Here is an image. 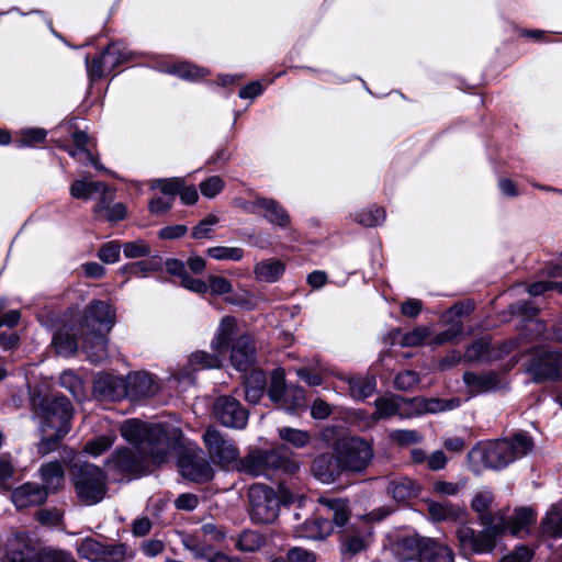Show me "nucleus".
Listing matches in <instances>:
<instances>
[{"label":"nucleus","mask_w":562,"mask_h":562,"mask_svg":"<svg viewBox=\"0 0 562 562\" xmlns=\"http://www.w3.org/2000/svg\"><path fill=\"white\" fill-rule=\"evenodd\" d=\"M120 430L125 440L137 446L135 449H116L106 462L109 471L123 476L144 473L149 460L157 465L167 462L171 449L182 440V431L177 426L138 419L125 420Z\"/></svg>","instance_id":"f257e3e1"},{"label":"nucleus","mask_w":562,"mask_h":562,"mask_svg":"<svg viewBox=\"0 0 562 562\" xmlns=\"http://www.w3.org/2000/svg\"><path fill=\"white\" fill-rule=\"evenodd\" d=\"M536 521V515L531 508L520 507L507 520L503 514L485 515L482 517L484 529L476 532L468 525H461L457 529V538L461 550L468 553H487L495 548L496 538L506 531L513 536L528 533Z\"/></svg>","instance_id":"f03ea898"},{"label":"nucleus","mask_w":562,"mask_h":562,"mask_svg":"<svg viewBox=\"0 0 562 562\" xmlns=\"http://www.w3.org/2000/svg\"><path fill=\"white\" fill-rule=\"evenodd\" d=\"M33 406L42 435L37 453L44 457L55 450L57 442L68 434L72 407L65 396L34 398Z\"/></svg>","instance_id":"7ed1b4c3"},{"label":"nucleus","mask_w":562,"mask_h":562,"mask_svg":"<svg viewBox=\"0 0 562 562\" xmlns=\"http://www.w3.org/2000/svg\"><path fill=\"white\" fill-rule=\"evenodd\" d=\"M115 323V311L104 301L89 304L81 326L82 348L92 362H100L108 356L106 334Z\"/></svg>","instance_id":"20e7f679"},{"label":"nucleus","mask_w":562,"mask_h":562,"mask_svg":"<svg viewBox=\"0 0 562 562\" xmlns=\"http://www.w3.org/2000/svg\"><path fill=\"white\" fill-rule=\"evenodd\" d=\"M461 402L458 397L443 400L437 397H414L404 398L401 396H382L374 401L375 419L390 418L398 416L401 418H412L424 414H438L452 411L460 406Z\"/></svg>","instance_id":"39448f33"},{"label":"nucleus","mask_w":562,"mask_h":562,"mask_svg":"<svg viewBox=\"0 0 562 562\" xmlns=\"http://www.w3.org/2000/svg\"><path fill=\"white\" fill-rule=\"evenodd\" d=\"M532 446V440L527 435L516 434L513 438L495 440L473 448L469 452V460L473 463L482 462L491 469H502L528 454Z\"/></svg>","instance_id":"423d86ee"},{"label":"nucleus","mask_w":562,"mask_h":562,"mask_svg":"<svg viewBox=\"0 0 562 562\" xmlns=\"http://www.w3.org/2000/svg\"><path fill=\"white\" fill-rule=\"evenodd\" d=\"M71 480L78 498L86 505L101 502L106 493V477L97 465L79 461L70 467Z\"/></svg>","instance_id":"0eeeda50"},{"label":"nucleus","mask_w":562,"mask_h":562,"mask_svg":"<svg viewBox=\"0 0 562 562\" xmlns=\"http://www.w3.org/2000/svg\"><path fill=\"white\" fill-rule=\"evenodd\" d=\"M299 464L279 450H254L239 460L238 470L252 476H271L277 471L295 473Z\"/></svg>","instance_id":"6e6552de"},{"label":"nucleus","mask_w":562,"mask_h":562,"mask_svg":"<svg viewBox=\"0 0 562 562\" xmlns=\"http://www.w3.org/2000/svg\"><path fill=\"white\" fill-rule=\"evenodd\" d=\"M334 450L338 453L346 472H363L373 458L371 446L359 437L336 441Z\"/></svg>","instance_id":"1a4fd4ad"},{"label":"nucleus","mask_w":562,"mask_h":562,"mask_svg":"<svg viewBox=\"0 0 562 562\" xmlns=\"http://www.w3.org/2000/svg\"><path fill=\"white\" fill-rule=\"evenodd\" d=\"M250 515L259 524H270L279 515V498L274 491L262 484H255L248 491Z\"/></svg>","instance_id":"9d476101"},{"label":"nucleus","mask_w":562,"mask_h":562,"mask_svg":"<svg viewBox=\"0 0 562 562\" xmlns=\"http://www.w3.org/2000/svg\"><path fill=\"white\" fill-rule=\"evenodd\" d=\"M236 322L233 317H224L220 324L216 337L212 341V348L217 355H209L196 351L190 356L189 363L193 370L212 369L221 366L220 356L224 353Z\"/></svg>","instance_id":"9b49d317"},{"label":"nucleus","mask_w":562,"mask_h":562,"mask_svg":"<svg viewBox=\"0 0 562 562\" xmlns=\"http://www.w3.org/2000/svg\"><path fill=\"white\" fill-rule=\"evenodd\" d=\"M562 368V351L535 350L528 359L527 370L536 382L554 379Z\"/></svg>","instance_id":"f8f14e48"},{"label":"nucleus","mask_w":562,"mask_h":562,"mask_svg":"<svg viewBox=\"0 0 562 562\" xmlns=\"http://www.w3.org/2000/svg\"><path fill=\"white\" fill-rule=\"evenodd\" d=\"M214 417L225 427L241 429L247 425L248 414L232 396H221L213 407Z\"/></svg>","instance_id":"ddd939ff"},{"label":"nucleus","mask_w":562,"mask_h":562,"mask_svg":"<svg viewBox=\"0 0 562 562\" xmlns=\"http://www.w3.org/2000/svg\"><path fill=\"white\" fill-rule=\"evenodd\" d=\"M181 474L193 482H206L213 477V469L202 451L189 449L178 461Z\"/></svg>","instance_id":"4468645a"},{"label":"nucleus","mask_w":562,"mask_h":562,"mask_svg":"<svg viewBox=\"0 0 562 562\" xmlns=\"http://www.w3.org/2000/svg\"><path fill=\"white\" fill-rule=\"evenodd\" d=\"M203 440L214 461L228 464L236 460L238 456L236 446L231 440L223 438L216 429H207L203 435Z\"/></svg>","instance_id":"2eb2a0df"},{"label":"nucleus","mask_w":562,"mask_h":562,"mask_svg":"<svg viewBox=\"0 0 562 562\" xmlns=\"http://www.w3.org/2000/svg\"><path fill=\"white\" fill-rule=\"evenodd\" d=\"M126 396L133 401L147 398L156 395L159 390V383L156 378L144 371L133 372L125 379Z\"/></svg>","instance_id":"dca6fc26"},{"label":"nucleus","mask_w":562,"mask_h":562,"mask_svg":"<svg viewBox=\"0 0 562 562\" xmlns=\"http://www.w3.org/2000/svg\"><path fill=\"white\" fill-rule=\"evenodd\" d=\"M130 58V53L121 49L117 44H111L105 52L92 61L86 58L88 76L92 79H99L104 74L105 66L114 68Z\"/></svg>","instance_id":"f3484780"},{"label":"nucleus","mask_w":562,"mask_h":562,"mask_svg":"<svg viewBox=\"0 0 562 562\" xmlns=\"http://www.w3.org/2000/svg\"><path fill=\"white\" fill-rule=\"evenodd\" d=\"M312 471L321 482L326 484L335 482L342 472H346L337 452L335 454L323 453L315 458Z\"/></svg>","instance_id":"a211bd4d"},{"label":"nucleus","mask_w":562,"mask_h":562,"mask_svg":"<svg viewBox=\"0 0 562 562\" xmlns=\"http://www.w3.org/2000/svg\"><path fill=\"white\" fill-rule=\"evenodd\" d=\"M93 391L104 400H121L126 396L125 379L112 374H99L94 380Z\"/></svg>","instance_id":"6ab92c4d"},{"label":"nucleus","mask_w":562,"mask_h":562,"mask_svg":"<svg viewBox=\"0 0 562 562\" xmlns=\"http://www.w3.org/2000/svg\"><path fill=\"white\" fill-rule=\"evenodd\" d=\"M46 497V490L43 486L31 482L16 487L11 494L13 504L20 509L41 505L45 502Z\"/></svg>","instance_id":"aec40b11"},{"label":"nucleus","mask_w":562,"mask_h":562,"mask_svg":"<svg viewBox=\"0 0 562 562\" xmlns=\"http://www.w3.org/2000/svg\"><path fill=\"white\" fill-rule=\"evenodd\" d=\"M231 361L238 371H246L255 361V346L250 336L239 337L233 345Z\"/></svg>","instance_id":"412c9836"},{"label":"nucleus","mask_w":562,"mask_h":562,"mask_svg":"<svg viewBox=\"0 0 562 562\" xmlns=\"http://www.w3.org/2000/svg\"><path fill=\"white\" fill-rule=\"evenodd\" d=\"M426 538L418 536H408L397 539L392 551L397 562H408L420 558L423 546Z\"/></svg>","instance_id":"4be33fe9"},{"label":"nucleus","mask_w":562,"mask_h":562,"mask_svg":"<svg viewBox=\"0 0 562 562\" xmlns=\"http://www.w3.org/2000/svg\"><path fill=\"white\" fill-rule=\"evenodd\" d=\"M322 514H331L333 522L338 527H344L350 518V508L348 501L345 498H336L329 496H321L318 498Z\"/></svg>","instance_id":"5701e85b"},{"label":"nucleus","mask_w":562,"mask_h":562,"mask_svg":"<svg viewBox=\"0 0 562 562\" xmlns=\"http://www.w3.org/2000/svg\"><path fill=\"white\" fill-rule=\"evenodd\" d=\"M25 542L27 549L32 551L27 562H77L71 552L65 549L48 546L37 550L27 536H25Z\"/></svg>","instance_id":"b1692460"},{"label":"nucleus","mask_w":562,"mask_h":562,"mask_svg":"<svg viewBox=\"0 0 562 562\" xmlns=\"http://www.w3.org/2000/svg\"><path fill=\"white\" fill-rule=\"evenodd\" d=\"M255 207L262 209L265 211L263 217L271 224L280 227H286L290 224V216L288 212L274 200L257 199L251 204V207H246V211L252 213L255 212Z\"/></svg>","instance_id":"393cba45"},{"label":"nucleus","mask_w":562,"mask_h":562,"mask_svg":"<svg viewBox=\"0 0 562 562\" xmlns=\"http://www.w3.org/2000/svg\"><path fill=\"white\" fill-rule=\"evenodd\" d=\"M284 271V262L276 258L261 260L254 267L255 278L259 282L274 283L282 278Z\"/></svg>","instance_id":"a878e982"},{"label":"nucleus","mask_w":562,"mask_h":562,"mask_svg":"<svg viewBox=\"0 0 562 562\" xmlns=\"http://www.w3.org/2000/svg\"><path fill=\"white\" fill-rule=\"evenodd\" d=\"M333 531V522L326 518L314 517L305 520L296 530L297 537L305 539H323Z\"/></svg>","instance_id":"bb28decb"},{"label":"nucleus","mask_w":562,"mask_h":562,"mask_svg":"<svg viewBox=\"0 0 562 562\" xmlns=\"http://www.w3.org/2000/svg\"><path fill=\"white\" fill-rule=\"evenodd\" d=\"M463 381L469 387L471 394H477L496 389L499 385V378L494 372L476 374L473 372H465Z\"/></svg>","instance_id":"cd10ccee"},{"label":"nucleus","mask_w":562,"mask_h":562,"mask_svg":"<svg viewBox=\"0 0 562 562\" xmlns=\"http://www.w3.org/2000/svg\"><path fill=\"white\" fill-rule=\"evenodd\" d=\"M72 140L76 148L68 149V153L71 157L76 158L82 164H91L94 168L102 169V166L99 165L97 158L88 147L90 144V138L85 132L78 131L74 133Z\"/></svg>","instance_id":"c85d7f7f"},{"label":"nucleus","mask_w":562,"mask_h":562,"mask_svg":"<svg viewBox=\"0 0 562 562\" xmlns=\"http://www.w3.org/2000/svg\"><path fill=\"white\" fill-rule=\"evenodd\" d=\"M419 562H453V553L449 547L426 538Z\"/></svg>","instance_id":"c756f323"},{"label":"nucleus","mask_w":562,"mask_h":562,"mask_svg":"<svg viewBox=\"0 0 562 562\" xmlns=\"http://www.w3.org/2000/svg\"><path fill=\"white\" fill-rule=\"evenodd\" d=\"M418 492L419 486L409 477L394 479L387 487L389 495L400 503L417 496Z\"/></svg>","instance_id":"7c9ffc66"},{"label":"nucleus","mask_w":562,"mask_h":562,"mask_svg":"<svg viewBox=\"0 0 562 562\" xmlns=\"http://www.w3.org/2000/svg\"><path fill=\"white\" fill-rule=\"evenodd\" d=\"M346 382L349 393L355 400H364L372 395L376 389V381L373 375L348 376Z\"/></svg>","instance_id":"2f4dec72"},{"label":"nucleus","mask_w":562,"mask_h":562,"mask_svg":"<svg viewBox=\"0 0 562 562\" xmlns=\"http://www.w3.org/2000/svg\"><path fill=\"white\" fill-rule=\"evenodd\" d=\"M41 477L44 482V488L48 493L49 491L55 492L65 481V473L61 464L58 461L48 462L43 464L40 469Z\"/></svg>","instance_id":"473e14b6"},{"label":"nucleus","mask_w":562,"mask_h":562,"mask_svg":"<svg viewBox=\"0 0 562 562\" xmlns=\"http://www.w3.org/2000/svg\"><path fill=\"white\" fill-rule=\"evenodd\" d=\"M542 535L551 538L562 537V505H553L541 521Z\"/></svg>","instance_id":"72a5a7b5"},{"label":"nucleus","mask_w":562,"mask_h":562,"mask_svg":"<svg viewBox=\"0 0 562 562\" xmlns=\"http://www.w3.org/2000/svg\"><path fill=\"white\" fill-rule=\"evenodd\" d=\"M267 380L261 371H254L245 382L246 401L256 404L262 397L266 390Z\"/></svg>","instance_id":"f704fd0d"},{"label":"nucleus","mask_w":562,"mask_h":562,"mask_svg":"<svg viewBox=\"0 0 562 562\" xmlns=\"http://www.w3.org/2000/svg\"><path fill=\"white\" fill-rule=\"evenodd\" d=\"M181 543L195 558L205 557L211 549V543H209V540L203 538L199 529L193 533H183L181 537Z\"/></svg>","instance_id":"c9c22d12"},{"label":"nucleus","mask_w":562,"mask_h":562,"mask_svg":"<svg viewBox=\"0 0 562 562\" xmlns=\"http://www.w3.org/2000/svg\"><path fill=\"white\" fill-rule=\"evenodd\" d=\"M104 546L105 544L101 543L97 539L87 537L77 543V552L82 559L91 562H101Z\"/></svg>","instance_id":"e433bc0d"},{"label":"nucleus","mask_w":562,"mask_h":562,"mask_svg":"<svg viewBox=\"0 0 562 562\" xmlns=\"http://www.w3.org/2000/svg\"><path fill=\"white\" fill-rule=\"evenodd\" d=\"M104 188V182L76 180L70 187V194L75 199L88 200Z\"/></svg>","instance_id":"4c0bfd02"},{"label":"nucleus","mask_w":562,"mask_h":562,"mask_svg":"<svg viewBox=\"0 0 562 562\" xmlns=\"http://www.w3.org/2000/svg\"><path fill=\"white\" fill-rule=\"evenodd\" d=\"M370 536V527L366 524L364 528L357 533H349L344 540V551L350 554H357L364 550L367 547L368 538Z\"/></svg>","instance_id":"58836bf2"},{"label":"nucleus","mask_w":562,"mask_h":562,"mask_svg":"<svg viewBox=\"0 0 562 562\" xmlns=\"http://www.w3.org/2000/svg\"><path fill=\"white\" fill-rule=\"evenodd\" d=\"M53 344L57 353L61 356H70L78 348L77 339L66 329H60L54 335Z\"/></svg>","instance_id":"ea45409f"},{"label":"nucleus","mask_w":562,"mask_h":562,"mask_svg":"<svg viewBox=\"0 0 562 562\" xmlns=\"http://www.w3.org/2000/svg\"><path fill=\"white\" fill-rule=\"evenodd\" d=\"M429 514L435 520H459L463 517L464 512L450 504L434 503L429 506Z\"/></svg>","instance_id":"a19ab883"},{"label":"nucleus","mask_w":562,"mask_h":562,"mask_svg":"<svg viewBox=\"0 0 562 562\" xmlns=\"http://www.w3.org/2000/svg\"><path fill=\"white\" fill-rule=\"evenodd\" d=\"M280 407L290 413H295L305 407V392L300 386H289Z\"/></svg>","instance_id":"79ce46f5"},{"label":"nucleus","mask_w":562,"mask_h":562,"mask_svg":"<svg viewBox=\"0 0 562 562\" xmlns=\"http://www.w3.org/2000/svg\"><path fill=\"white\" fill-rule=\"evenodd\" d=\"M59 383L63 387L68 390L76 400L81 401L85 398L83 383L72 371H64L59 376Z\"/></svg>","instance_id":"37998d69"},{"label":"nucleus","mask_w":562,"mask_h":562,"mask_svg":"<svg viewBox=\"0 0 562 562\" xmlns=\"http://www.w3.org/2000/svg\"><path fill=\"white\" fill-rule=\"evenodd\" d=\"M278 432L282 440L291 443L295 448H303L311 440L310 434L302 429L281 427L278 429Z\"/></svg>","instance_id":"c03bdc74"},{"label":"nucleus","mask_w":562,"mask_h":562,"mask_svg":"<svg viewBox=\"0 0 562 562\" xmlns=\"http://www.w3.org/2000/svg\"><path fill=\"white\" fill-rule=\"evenodd\" d=\"M288 392V386H285L284 373L282 370H274L271 376L270 386L268 390V395L270 400L279 405L283 401L285 394Z\"/></svg>","instance_id":"a18cd8bd"},{"label":"nucleus","mask_w":562,"mask_h":562,"mask_svg":"<svg viewBox=\"0 0 562 562\" xmlns=\"http://www.w3.org/2000/svg\"><path fill=\"white\" fill-rule=\"evenodd\" d=\"M115 438L112 432L95 437L86 443L83 451L92 457H99L112 447Z\"/></svg>","instance_id":"49530a36"},{"label":"nucleus","mask_w":562,"mask_h":562,"mask_svg":"<svg viewBox=\"0 0 562 562\" xmlns=\"http://www.w3.org/2000/svg\"><path fill=\"white\" fill-rule=\"evenodd\" d=\"M244 254L245 251L240 247L215 246L207 249V255L215 260L239 261Z\"/></svg>","instance_id":"de8ad7c7"},{"label":"nucleus","mask_w":562,"mask_h":562,"mask_svg":"<svg viewBox=\"0 0 562 562\" xmlns=\"http://www.w3.org/2000/svg\"><path fill=\"white\" fill-rule=\"evenodd\" d=\"M385 218V212L381 207L362 210L355 215V221L363 226L372 227L381 224Z\"/></svg>","instance_id":"09e8293b"},{"label":"nucleus","mask_w":562,"mask_h":562,"mask_svg":"<svg viewBox=\"0 0 562 562\" xmlns=\"http://www.w3.org/2000/svg\"><path fill=\"white\" fill-rule=\"evenodd\" d=\"M161 267V259L159 257H151L149 260H142L131 263L125 267L130 274L135 277H143L148 272L157 271Z\"/></svg>","instance_id":"8fccbe9b"},{"label":"nucleus","mask_w":562,"mask_h":562,"mask_svg":"<svg viewBox=\"0 0 562 562\" xmlns=\"http://www.w3.org/2000/svg\"><path fill=\"white\" fill-rule=\"evenodd\" d=\"M263 544L261 535L257 531H244L237 541V546L241 551L254 552Z\"/></svg>","instance_id":"3c124183"},{"label":"nucleus","mask_w":562,"mask_h":562,"mask_svg":"<svg viewBox=\"0 0 562 562\" xmlns=\"http://www.w3.org/2000/svg\"><path fill=\"white\" fill-rule=\"evenodd\" d=\"M431 330L428 327L418 326L412 331L406 333L402 337V345L405 347H417L423 345L426 339L430 336Z\"/></svg>","instance_id":"603ef678"},{"label":"nucleus","mask_w":562,"mask_h":562,"mask_svg":"<svg viewBox=\"0 0 562 562\" xmlns=\"http://www.w3.org/2000/svg\"><path fill=\"white\" fill-rule=\"evenodd\" d=\"M169 72L175 74L184 79H196V78H202L206 75V70L204 68L193 66L189 63L176 64L169 70Z\"/></svg>","instance_id":"864d4df0"},{"label":"nucleus","mask_w":562,"mask_h":562,"mask_svg":"<svg viewBox=\"0 0 562 562\" xmlns=\"http://www.w3.org/2000/svg\"><path fill=\"white\" fill-rule=\"evenodd\" d=\"M127 558L128 552L125 544H105L101 562H125Z\"/></svg>","instance_id":"5fc2aeb1"},{"label":"nucleus","mask_w":562,"mask_h":562,"mask_svg":"<svg viewBox=\"0 0 562 562\" xmlns=\"http://www.w3.org/2000/svg\"><path fill=\"white\" fill-rule=\"evenodd\" d=\"M122 248L124 256L131 259L146 257L150 255V247L143 239L125 243Z\"/></svg>","instance_id":"6e6d98bb"},{"label":"nucleus","mask_w":562,"mask_h":562,"mask_svg":"<svg viewBox=\"0 0 562 562\" xmlns=\"http://www.w3.org/2000/svg\"><path fill=\"white\" fill-rule=\"evenodd\" d=\"M46 138V131L43 128H27L20 133V138L16 140L19 147L32 146L43 143Z\"/></svg>","instance_id":"4d7b16f0"},{"label":"nucleus","mask_w":562,"mask_h":562,"mask_svg":"<svg viewBox=\"0 0 562 562\" xmlns=\"http://www.w3.org/2000/svg\"><path fill=\"white\" fill-rule=\"evenodd\" d=\"M207 291H211L214 295H223L231 293L233 290V284L229 280L221 276H209L207 280Z\"/></svg>","instance_id":"13d9d810"},{"label":"nucleus","mask_w":562,"mask_h":562,"mask_svg":"<svg viewBox=\"0 0 562 562\" xmlns=\"http://www.w3.org/2000/svg\"><path fill=\"white\" fill-rule=\"evenodd\" d=\"M493 502V494L490 491L483 490L479 491L474 498L472 499V508L480 514V518L482 519L485 515H492L491 513H486L488 507ZM495 513L494 515H496Z\"/></svg>","instance_id":"bf43d9fd"},{"label":"nucleus","mask_w":562,"mask_h":562,"mask_svg":"<svg viewBox=\"0 0 562 562\" xmlns=\"http://www.w3.org/2000/svg\"><path fill=\"white\" fill-rule=\"evenodd\" d=\"M99 194L98 196V203L93 209V213L95 217L101 218L104 214V212L112 205V202L114 200V191L111 190L105 183L104 188L97 192Z\"/></svg>","instance_id":"052dcab7"},{"label":"nucleus","mask_w":562,"mask_h":562,"mask_svg":"<svg viewBox=\"0 0 562 562\" xmlns=\"http://www.w3.org/2000/svg\"><path fill=\"white\" fill-rule=\"evenodd\" d=\"M451 323L452 325L448 329L434 336L430 342L434 345H443L446 342L452 341L453 339L462 335V323L460 321Z\"/></svg>","instance_id":"680f3d73"},{"label":"nucleus","mask_w":562,"mask_h":562,"mask_svg":"<svg viewBox=\"0 0 562 562\" xmlns=\"http://www.w3.org/2000/svg\"><path fill=\"white\" fill-rule=\"evenodd\" d=\"M153 187L159 188L165 196H171L173 199L175 194L182 189L183 180L181 178L159 179L154 181Z\"/></svg>","instance_id":"e2e57ef3"},{"label":"nucleus","mask_w":562,"mask_h":562,"mask_svg":"<svg viewBox=\"0 0 562 562\" xmlns=\"http://www.w3.org/2000/svg\"><path fill=\"white\" fill-rule=\"evenodd\" d=\"M218 223L215 215H207L192 229V237L195 239L209 238L212 233L213 226Z\"/></svg>","instance_id":"0e129e2a"},{"label":"nucleus","mask_w":562,"mask_h":562,"mask_svg":"<svg viewBox=\"0 0 562 562\" xmlns=\"http://www.w3.org/2000/svg\"><path fill=\"white\" fill-rule=\"evenodd\" d=\"M224 188V181L218 176H213L200 183L201 193L209 199L216 196Z\"/></svg>","instance_id":"69168bd1"},{"label":"nucleus","mask_w":562,"mask_h":562,"mask_svg":"<svg viewBox=\"0 0 562 562\" xmlns=\"http://www.w3.org/2000/svg\"><path fill=\"white\" fill-rule=\"evenodd\" d=\"M121 246L116 241H109L104 244L99 252L98 257L105 263H114L120 259Z\"/></svg>","instance_id":"338daca9"},{"label":"nucleus","mask_w":562,"mask_h":562,"mask_svg":"<svg viewBox=\"0 0 562 562\" xmlns=\"http://www.w3.org/2000/svg\"><path fill=\"white\" fill-rule=\"evenodd\" d=\"M532 559V551L525 546L516 548L513 552L504 555L499 562H529Z\"/></svg>","instance_id":"774afa93"}]
</instances>
